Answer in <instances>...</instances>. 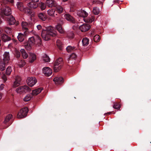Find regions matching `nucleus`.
Segmentation results:
<instances>
[{
	"mask_svg": "<svg viewBox=\"0 0 151 151\" xmlns=\"http://www.w3.org/2000/svg\"><path fill=\"white\" fill-rule=\"evenodd\" d=\"M3 60L5 64H6L8 63L10 60L9 52H5L3 55Z\"/></svg>",
	"mask_w": 151,
	"mask_h": 151,
	"instance_id": "obj_15",
	"label": "nucleus"
},
{
	"mask_svg": "<svg viewBox=\"0 0 151 151\" xmlns=\"http://www.w3.org/2000/svg\"><path fill=\"white\" fill-rule=\"evenodd\" d=\"M39 6L41 9L42 10L45 9L46 7L45 4L44 3L42 2L39 3Z\"/></svg>",
	"mask_w": 151,
	"mask_h": 151,
	"instance_id": "obj_36",
	"label": "nucleus"
},
{
	"mask_svg": "<svg viewBox=\"0 0 151 151\" xmlns=\"http://www.w3.org/2000/svg\"><path fill=\"white\" fill-rule=\"evenodd\" d=\"M5 63L1 62L0 63V70L1 71H3L5 69Z\"/></svg>",
	"mask_w": 151,
	"mask_h": 151,
	"instance_id": "obj_39",
	"label": "nucleus"
},
{
	"mask_svg": "<svg viewBox=\"0 0 151 151\" xmlns=\"http://www.w3.org/2000/svg\"><path fill=\"white\" fill-rule=\"evenodd\" d=\"M8 2H10L12 3H14V0H8Z\"/></svg>",
	"mask_w": 151,
	"mask_h": 151,
	"instance_id": "obj_53",
	"label": "nucleus"
},
{
	"mask_svg": "<svg viewBox=\"0 0 151 151\" xmlns=\"http://www.w3.org/2000/svg\"><path fill=\"white\" fill-rule=\"evenodd\" d=\"M37 58V57L35 54L30 53L29 55V63H33Z\"/></svg>",
	"mask_w": 151,
	"mask_h": 151,
	"instance_id": "obj_14",
	"label": "nucleus"
},
{
	"mask_svg": "<svg viewBox=\"0 0 151 151\" xmlns=\"http://www.w3.org/2000/svg\"><path fill=\"white\" fill-rule=\"evenodd\" d=\"M71 35H72V36H68H68L70 37V38H72L73 37V33H71Z\"/></svg>",
	"mask_w": 151,
	"mask_h": 151,
	"instance_id": "obj_55",
	"label": "nucleus"
},
{
	"mask_svg": "<svg viewBox=\"0 0 151 151\" xmlns=\"http://www.w3.org/2000/svg\"><path fill=\"white\" fill-rule=\"evenodd\" d=\"M15 81L14 82L13 85L12 87L13 88H16L20 85L21 78L20 77L18 76H17L15 78Z\"/></svg>",
	"mask_w": 151,
	"mask_h": 151,
	"instance_id": "obj_9",
	"label": "nucleus"
},
{
	"mask_svg": "<svg viewBox=\"0 0 151 151\" xmlns=\"http://www.w3.org/2000/svg\"><path fill=\"white\" fill-rule=\"evenodd\" d=\"M31 89L27 86L24 85L19 86L16 89V92L18 93L21 94L23 93H26L30 91Z\"/></svg>",
	"mask_w": 151,
	"mask_h": 151,
	"instance_id": "obj_5",
	"label": "nucleus"
},
{
	"mask_svg": "<svg viewBox=\"0 0 151 151\" xmlns=\"http://www.w3.org/2000/svg\"><path fill=\"white\" fill-rule=\"evenodd\" d=\"M3 96V93L0 92V100L1 99Z\"/></svg>",
	"mask_w": 151,
	"mask_h": 151,
	"instance_id": "obj_50",
	"label": "nucleus"
},
{
	"mask_svg": "<svg viewBox=\"0 0 151 151\" xmlns=\"http://www.w3.org/2000/svg\"><path fill=\"white\" fill-rule=\"evenodd\" d=\"M20 52L22 53V56L23 58L26 59L28 57V55L24 49H21L20 50Z\"/></svg>",
	"mask_w": 151,
	"mask_h": 151,
	"instance_id": "obj_24",
	"label": "nucleus"
},
{
	"mask_svg": "<svg viewBox=\"0 0 151 151\" xmlns=\"http://www.w3.org/2000/svg\"><path fill=\"white\" fill-rule=\"evenodd\" d=\"M56 28L58 31L60 33H63L64 32V31L61 25L60 24H58L56 26Z\"/></svg>",
	"mask_w": 151,
	"mask_h": 151,
	"instance_id": "obj_28",
	"label": "nucleus"
},
{
	"mask_svg": "<svg viewBox=\"0 0 151 151\" xmlns=\"http://www.w3.org/2000/svg\"><path fill=\"white\" fill-rule=\"evenodd\" d=\"M113 107L116 109H119L120 108V106L118 104L116 103L113 106Z\"/></svg>",
	"mask_w": 151,
	"mask_h": 151,
	"instance_id": "obj_44",
	"label": "nucleus"
},
{
	"mask_svg": "<svg viewBox=\"0 0 151 151\" xmlns=\"http://www.w3.org/2000/svg\"><path fill=\"white\" fill-rule=\"evenodd\" d=\"M76 57V55L74 53H72V54L70 55V57L68 59V60L70 59H74Z\"/></svg>",
	"mask_w": 151,
	"mask_h": 151,
	"instance_id": "obj_46",
	"label": "nucleus"
},
{
	"mask_svg": "<svg viewBox=\"0 0 151 151\" xmlns=\"http://www.w3.org/2000/svg\"><path fill=\"white\" fill-rule=\"evenodd\" d=\"M28 42L33 46L34 45H39L41 44V40L38 35H36L34 36L29 38Z\"/></svg>",
	"mask_w": 151,
	"mask_h": 151,
	"instance_id": "obj_2",
	"label": "nucleus"
},
{
	"mask_svg": "<svg viewBox=\"0 0 151 151\" xmlns=\"http://www.w3.org/2000/svg\"><path fill=\"white\" fill-rule=\"evenodd\" d=\"M53 80L55 84L57 85L60 84L64 81L63 79L61 77H56L53 79Z\"/></svg>",
	"mask_w": 151,
	"mask_h": 151,
	"instance_id": "obj_16",
	"label": "nucleus"
},
{
	"mask_svg": "<svg viewBox=\"0 0 151 151\" xmlns=\"http://www.w3.org/2000/svg\"><path fill=\"white\" fill-rule=\"evenodd\" d=\"M26 82L29 86L32 87L37 83V80L35 77H28L27 78Z\"/></svg>",
	"mask_w": 151,
	"mask_h": 151,
	"instance_id": "obj_7",
	"label": "nucleus"
},
{
	"mask_svg": "<svg viewBox=\"0 0 151 151\" xmlns=\"http://www.w3.org/2000/svg\"><path fill=\"white\" fill-rule=\"evenodd\" d=\"M42 60L46 62H48L50 61V59L49 57L46 54H44L42 56Z\"/></svg>",
	"mask_w": 151,
	"mask_h": 151,
	"instance_id": "obj_23",
	"label": "nucleus"
},
{
	"mask_svg": "<svg viewBox=\"0 0 151 151\" xmlns=\"http://www.w3.org/2000/svg\"><path fill=\"white\" fill-rule=\"evenodd\" d=\"M100 12L99 9L97 7H94L93 10V12L96 15L98 14Z\"/></svg>",
	"mask_w": 151,
	"mask_h": 151,
	"instance_id": "obj_34",
	"label": "nucleus"
},
{
	"mask_svg": "<svg viewBox=\"0 0 151 151\" xmlns=\"http://www.w3.org/2000/svg\"><path fill=\"white\" fill-rule=\"evenodd\" d=\"M55 11L52 9L48 10L47 11L48 14L50 16H53Z\"/></svg>",
	"mask_w": 151,
	"mask_h": 151,
	"instance_id": "obj_38",
	"label": "nucleus"
},
{
	"mask_svg": "<svg viewBox=\"0 0 151 151\" xmlns=\"http://www.w3.org/2000/svg\"><path fill=\"white\" fill-rule=\"evenodd\" d=\"M1 12L3 14L7 16L10 15L12 13L11 9L8 6L6 7L5 9L2 10Z\"/></svg>",
	"mask_w": 151,
	"mask_h": 151,
	"instance_id": "obj_12",
	"label": "nucleus"
},
{
	"mask_svg": "<svg viewBox=\"0 0 151 151\" xmlns=\"http://www.w3.org/2000/svg\"><path fill=\"white\" fill-rule=\"evenodd\" d=\"M22 26L23 29L26 30L32 28L33 24L32 23L28 24L26 22H22Z\"/></svg>",
	"mask_w": 151,
	"mask_h": 151,
	"instance_id": "obj_13",
	"label": "nucleus"
},
{
	"mask_svg": "<svg viewBox=\"0 0 151 151\" xmlns=\"http://www.w3.org/2000/svg\"><path fill=\"white\" fill-rule=\"evenodd\" d=\"M57 32L55 28L51 26L48 27L46 29H43L41 33L42 38L46 41L50 39L49 36L55 37L57 35Z\"/></svg>",
	"mask_w": 151,
	"mask_h": 151,
	"instance_id": "obj_1",
	"label": "nucleus"
},
{
	"mask_svg": "<svg viewBox=\"0 0 151 151\" xmlns=\"http://www.w3.org/2000/svg\"><path fill=\"white\" fill-rule=\"evenodd\" d=\"M5 86V85L3 84H1L0 86V90L1 91L3 90Z\"/></svg>",
	"mask_w": 151,
	"mask_h": 151,
	"instance_id": "obj_48",
	"label": "nucleus"
},
{
	"mask_svg": "<svg viewBox=\"0 0 151 151\" xmlns=\"http://www.w3.org/2000/svg\"><path fill=\"white\" fill-rule=\"evenodd\" d=\"M1 39L4 42H6L9 41L10 40V38L9 37H8L7 35L5 34H2L1 35Z\"/></svg>",
	"mask_w": 151,
	"mask_h": 151,
	"instance_id": "obj_27",
	"label": "nucleus"
},
{
	"mask_svg": "<svg viewBox=\"0 0 151 151\" xmlns=\"http://www.w3.org/2000/svg\"><path fill=\"white\" fill-rule=\"evenodd\" d=\"M17 8L20 11L24 12L28 14L31 15L32 16H33V14H32V12L30 9L24 8L23 3L21 2H18L17 4Z\"/></svg>",
	"mask_w": 151,
	"mask_h": 151,
	"instance_id": "obj_4",
	"label": "nucleus"
},
{
	"mask_svg": "<svg viewBox=\"0 0 151 151\" xmlns=\"http://www.w3.org/2000/svg\"><path fill=\"white\" fill-rule=\"evenodd\" d=\"M8 126H7V127H6V128H7V127H8Z\"/></svg>",
	"mask_w": 151,
	"mask_h": 151,
	"instance_id": "obj_59",
	"label": "nucleus"
},
{
	"mask_svg": "<svg viewBox=\"0 0 151 151\" xmlns=\"http://www.w3.org/2000/svg\"><path fill=\"white\" fill-rule=\"evenodd\" d=\"M28 111V109L27 107H24L21 109L18 112L17 117L18 118H22L25 117Z\"/></svg>",
	"mask_w": 151,
	"mask_h": 151,
	"instance_id": "obj_6",
	"label": "nucleus"
},
{
	"mask_svg": "<svg viewBox=\"0 0 151 151\" xmlns=\"http://www.w3.org/2000/svg\"><path fill=\"white\" fill-rule=\"evenodd\" d=\"M32 98V95L31 94L27 95L24 98V101H28L31 100Z\"/></svg>",
	"mask_w": 151,
	"mask_h": 151,
	"instance_id": "obj_30",
	"label": "nucleus"
},
{
	"mask_svg": "<svg viewBox=\"0 0 151 151\" xmlns=\"http://www.w3.org/2000/svg\"><path fill=\"white\" fill-rule=\"evenodd\" d=\"M8 126H7V127H6V128H7V127H8Z\"/></svg>",
	"mask_w": 151,
	"mask_h": 151,
	"instance_id": "obj_60",
	"label": "nucleus"
},
{
	"mask_svg": "<svg viewBox=\"0 0 151 151\" xmlns=\"http://www.w3.org/2000/svg\"><path fill=\"white\" fill-rule=\"evenodd\" d=\"M46 4L49 7H55L57 6L56 2L53 0H47L46 1Z\"/></svg>",
	"mask_w": 151,
	"mask_h": 151,
	"instance_id": "obj_11",
	"label": "nucleus"
},
{
	"mask_svg": "<svg viewBox=\"0 0 151 151\" xmlns=\"http://www.w3.org/2000/svg\"><path fill=\"white\" fill-rule=\"evenodd\" d=\"M43 88H40L37 89H35L32 91V95L33 96L37 95L40 93Z\"/></svg>",
	"mask_w": 151,
	"mask_h": 151,
	"instance_id": "obj_20",
	"label": "nucleus"
},
{
	"mask_svg": "<svg viewBox=\"0 0 151 151\" xmlns=\"http://www.w3.org/2000/svg\"><path fill=\"white\" fill-rule=\"evenodd\" d=\"M8 0H3V2L4 4L7 3L8 2Z\"/></svg>",
	"mask_w": 151,
	"mask_h": 151,
	"instance_id": "obj_52",
	"label": "nucleus"
},
{
	"mask_svg": "<svg viewBox=\"0 0 151 151\" xmlns=\"http://www.w3.org/2000/svg\"><path fill=\"white\" fill-rule=\"evenodd\" d=\"M8 24L10 25L14 24L16 22L15 19L12 16H11L8 18Z\"/></svg>",
	"mask_w": 151,
	"mask_h": 151,
	"instance_id": "obj_21",
	"label": "nucleus"
},
{
	"mask_svg": "<svg viewBox=\"0 0 151 151\" xmlns=\"http://www.w3.org/2000/svg\"><path fill=\"white\" fill-rule=\"evenodd\" d=\"M12 117V115L11 114H9L7 115L4 121V123H6L7 122H8L11 119V118Z\"/></svg>",
	"mask_w": 151,
	"mask_h": 151,
	"instance_id": "obj_32",
	"label": "nucleus"
},
{
	"mask_svg": "<svg viewBox=\"0 0 151 151\" xmlns=\"http://www.w3.org/2000/svg\"><path fill=\"white\" fill-rule=\"evenodd\" d=\"M63 64V59L62 58H59L57 59L54 64V71L55 72L58 71L61 68Z\"/></svg>",
	"mask_w": 151,
	"mask_h": 151,
	"instance_id": "obj_3",
	"label": "nucleus"
},
{
	"mask_svg": "<svg viewBox=\"0 0 151 151\" xmlns=\"http://www.w3.org/2000/svg\"><path fill=\"white\" fill-rule=\"evenodd\" d=\"M56 44L59 49L60 50H62L63 46L61 42L59 40H58L56 41Z\"/></svg>",
	"mask_w": 151,
	"mask_h": 151,
	"instance_id": "obj_31",
	"label": "nucleus"
},
{
	"mask_svg": "<svg viewBox=\"0 0 151 151\" xmlns=\"http://www.w3.org/2000/svg\"><path fill=\"white\" fill-rule=\"evenodd\" d=\"M32 45L29 44L28 42H27L25 45L24 47L27 50H30L32 49Z\"/></svg>",
	"mask_w": 151,
	"mask_h": 151,
	"instance_id": "obj_33",
	"label": "nucleus"
},
{
	"mask_svg": "<svg viewBox=\"0 0 151 151\" xmlns=\"http://www.w3.org/2000/svg\"><path fill=\"white\" fill-rule=\"evenodd\" d=\"M12 71V69L11 67H8L6 69V75H9Z\"/></svg>",
	"mask_w": 151,
	"mask_h": 151,
	"instance_id": "obj_40",
	"label": "nucleus"
},
{
	"mask_svg": "<svg viewBox=\"0 0 151 151\" xmlns=\"http://www.w3.org/2000/svg\"><path fill=\"white\" fill-rule=\"evenodd\" d=\"M118 1H118V0H117V1H116V0H114L113 1V2H117H117H118Z\"/></svg>",
	"mask_w": 151,
	"mask_h": 151,
	"instance_id": "obj_56",
	"label": "nucleus"
},
{
	"mask_svg": "<svg viewBox=\"0 0 151 151\" xmlns=\"http://www.w3.org/2000/svg\"><path fill=\"white\" fill-rule=\"evenodd\" d=\"M5 32L8 34H9L12 32V29L8 27H6L5 28Z\"/></svg>",
	"mask_w": 151,
	"mask_h": 151,
	"instance_id": "obj_41",
	"label": "nucleus"
},
{
	"mask_svg": "<svg viewBox=\"0 0 151 151\" xmlns=\"http://www.w3.org/2000/svg\"><path fill=\"white\" fill-rule=\"evenodd\" d=\"M65 18L68 21L70 22L73 23L75 22V20L73 17L70 15L67 14L64 15Z\"/></svg>",
	"mask_w": 151,
	"mask_h": 151,
	"instance_id": "obj_18",
	"label": "nucleus"
},
{
	"mask_svg": "<svg viewBox=\"0 0 151 151\" xmlns=\"http://www.w3.org/2000/svg\"><path fill=\"white\" fill-rule=\"evenodd\" d=\"M31 1L37 3L38 1L39 0H30Z\"/></svg>",
	"mask_w": 151,
	"mask_h": 151,
	"instance_id": "obj_51",
	"label": "nucleus"
},
{
	"mask_svg": "<svg viewBox=\"0 0 151 151\" xmlns=\"http://www.w3.org/2000/svg\"><path fill=\"white\" fill-rule=\"evenodd\" d=\"M24 34H24L21 33L19 34L17 38L19 41L22 42L24 41L25 37Z\"/></svg>",
	"mask_w": 151,
	"mask_h": 151,
	"instance_id": "obj_25",
	"label": "nucleus"
},
{
	"mask_svg": "<svg viewBox=\"0 0 151 151\" xmlns=\"http://www.w3.org/2000/svg\"><path fill=\"white\" fill-rule=\"evenodd\" d=\"M55 7H56V11L59 13H61L63 12V9L61 6L57 4V6Z\"/></svg>",
	"mask_w": 151,
	"mask_h": 151,
	"instance_id": "obj_29",
	"label": "nucleus"
},
{
	"mask_svg": "<svg viewBox=\"0 0 151 151\" xmlns=\"http://www.w3.org/2000/svg\"><path fill=\"white\" fill-rule=\"evenodd\" d=\"M39 17L42 20L44 21L46 19V17L42 13H40L38 14Z\"/></svg>",
	"mask_w": 151,
	"mask_h": 151,
	"instance_id": "obj_35",
	"label": "nucleus"
},
{
	"mask_svg": "<svg viewBox=\"0 0 151 151\" xmlns=\"http://www.w3.org/2000/svg\"><path fill=\"white\" fill-rule=\"evenodd\" d=\"M2 78L3 81V82L5 83L7 80V78L5 74H3L2 76Z\"/></svg>",
	"mask_w": 151,
	"mask_h": 151,
	"instance_id": "obj_45",
	"label": "nucleus"
},
{
	"mask_svg": "<svg viewBox=\"0 0 151 151\" xmlns=\"http://www.w3.org/2000/svg\"><path fill=\"white\" fill-rule=\"evenodd\" d=\"M91 28L90 25L88 24H84L81 25L79 27V29L83 32H86L88 30Z\"/></svg>",
	"mask_w": 151,
	"mask_h": 151,
	"instance_id": "obj_10",
	"label": "nucleus"
},
{
	"mask_svg": "<svg viewBox=\"0 0 151 151\" xmlns=\"http://www.w3.org/2000/svg\"><path fill=\"white\" fill-rule=\"evenodd\" d=\"M2 32V30L0 28V35H1V33Z\"/></svg>",
	"mask_w": 151,
	"mask_h": 151,
	"instance_id": "obj_54",
	"label": "nucleus"
},
{
	"mask_svg": "<svg viewBox=\"0 0 151 151\" xmlns=\"http://www.w3.org/2000/svg\"><path fill=\"white\" fill-rule=\"evenodd\" d=\"M77 15L80 17H82L83 19L87 16L88 14L84 10L78 11L77 12Z\"/></svg>",
	"mask_w": 151,
	"mask_h": 151,
	"instance_id": "obj_17",
	"label": "nucleus"
},
{
	"mask_svg": "<svg viewBox=\"0 0 151 151\" xmlns=\"http://www.w3.org/2000/svg\"><path fill=\"white\" fill-rule=\"evenodd\" d=\"M94 17L91 16V17H88L86 19L83 18V20L85 22L88 23H91L94 20Z\"/></svg>",
	"mask_w": 151,
	"mask_h": 151,
	"instance_id": "obj_22",
	"label": "nucleus"
},
{
	"mask_svg": "<svg viewBox=\"0 0 151 151\" xmlns=\"http://www.w3.org/2000/svg\"><path fill=\"white\" fill-rule=\"evenodd\" d=\"M25 64V62L24 60H22L19 62L18 63V65L20 67H22L24 66Z\"/></svg>",
	"mask_w": 151,
	"mask_h": 151,
	"instance_id": "obj_37",
	"label": "nucleus"
},
{
	"mask_svg": "<svg viewBox=\"0 0 151 151\" xmlns=\"http://www.w3.org/2000/svg\"><path fill=\"white\" fill-rule=\"evenodd\" d=\"M27 6L30 8L34 9L38 7V5L37 3L31 1L27 4Z\"/></svg>",
	"mask_w": 151,
	"mask_h": 151,
	"instance_id": "obj_19",
	"label": "nucleus"
},
{
	"mask_svg": "<svg viewBox=\"0 0 151 151\" xmlns=\"http://www.w3.org/2000/svg\"><path fill=\"white\" fill-rule=\"evenodd\" d=\"M94 40L95 42H97L100 40V37L98 35H96L94 37Z\"/></svg>",
	"mask_w": 151,
	"mask_h": 151,
	"instance_id": "obj_42",
	"label": "nucleus"
},
{
	"mask_svg": "<svg viewBox=\"0 0 151 151\" xmlns=\"http://www.w3.org/2000/svg\"><path fill=\"white\" fill-rule=\"evenodd\" d=\"M9 125H10V124H9V125H8V126H9Z\"/></svg>",
	"mask_w": 151,
	"mask_h": 151,
	"instance_id": "obj_58",
	"label": "nucleus"
},
{
	"mask_svg": "<svg viewBox=\"0 0 151 151\" xmlns=\"http://www.w3.org/2000/svg\"><path fill=\"white\" fill-rule=\"evenodd\" d=\"M74 49V47H72L69 46L67 47L66 49L67 51L68 52H71Z\"/></svg>",
	"mask_w": 151,
	"mask_h": 151,
	"instance_id": "obj_43",
	"label": "nucleus"
},
{
	"mask_svg": "<svg viewBox=\"0 0 151 151\" xmlns=\"http://www.w3.org/2000/svg\"><path fill=\"white\" fill-rule=\"evenodd\" d=\"M68 1V0H63V1L65 2Z\"/></svg>",
	"mask_w": 151,
	"mask_h": 151,
	"instance_id": "obj_57",
	"label": "nucleus"
},
{
	"mask_svg": "<svg viewBox=\"0 0 151 151\" xmlns=\"http://www.w3.org/2000/svg\"><path fill=\"white\" fill-rule=\"evenodd\" d=\"M82 42L83 46H86L89 44V39L86 37L84 38L82 40Z\"/></svg>",
	"mask_w": 151,
	"mask_h": 151,
	"instance_id": "obj_26",
	"label": "nucleus"
},
{
	"mask_svg": "<svg viewBox=\"0 0 151 151\" xmlns=\"http://www.w3.org/2000/svg\"><path fill=\"white\" fill-rule=\"evenodd\" d=\"M37 29L38 30H39L41 29H42V27L39 24L37 26Z\"/></svg>",
	"mask_w": 151,
	"mask_h": 151,
	"instance_id": "obj_49",
	"label": "nucleus"
},
{
	"mask_svg": "<svg viewBox=\"0 0 151 151\" xmlns=\"http://www.w3.org/2000/svg\"><path fill=\"white\" fill-rule=\"evenodd\" d=\"M43 73L44 75L47 76H50L52 73V70L49 67H45L42 70Z\"/></svg>",
	"mask_w": 151,
	"mask_h": 151,
	"instance_id": "obj_8",
	"label": "nucleus"
},
{
	"mask_svg": "<svg viewBox=\"0 0 151 151\" xmlns=\"http://www.w3.org/2000/svg\"><path fill=\"white\" fill-rule=\"evenodd\" d=\"M15 55L17 58H19L20 56V52L18 51H16L15 52Z\"/></svg>",
	"mask_w": 151,
	"mask_h": 151,
	"instance_id": "obj_47",
	"label": "nucleus"
}]
</instances>
